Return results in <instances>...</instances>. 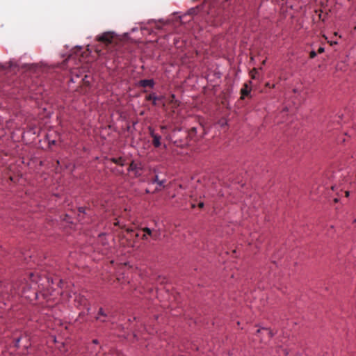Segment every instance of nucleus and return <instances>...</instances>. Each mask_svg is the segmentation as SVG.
Listing matches in <instances>:
<instances>
[{
	"instance_id": "obj_1",
	"label": "nucleus",
	"mask_w": 356,
	"mask_h": 356,
	"mask_svg": "<svg viewBox=\"0 0 356 356\" xmlns=\"http://www.w3.org/2000/svg\"><path fill=\"white\" fill-rule=\"evenodd\" d=\"M116 35L114 32L106 31L96 36V40L99 42V45L96 48V51L99 55L104 54L103 49L107 51H111L115 46V39Z\"/></svg>"
},
{
	"instance_id": "obj_2",
	"label": "nucleus",
	"mask_w": 356,
	"mask_h": 356,
	"mask_svg": "<svg viewBox=\"0 0 356 356\" xmlns=\"http://www.w3.org/2000/svg\"><path fill=\"white\" fill-rule=\"evenodd\" d=\"M149 134L152 138V145L154 147L158 148L161 145V136L156 134L152 127H149Z\"/></svg>"
},
{
	"instance_id": "obj_3",
	"label": "nucleus",
	"mask_w": 356,
	"mask_h": 356,
	"mask_svg": "<svg viewBox=\"0 0 356 356\" xmlns=\"http://www.w3.org/2000/svg\"><path fill=\"white\" fill-rule=\"evenodd\" d=\"M252 84V81H250L248 83H245L243 85L242 88L241 89V99H244L245 97H248L251 92L250 85Z\"/></svg>"
},
{
	"instance_id": "obj_4",
	"label": "nucleus",
	"mask_w": 356,
	"mask_h": 356,
	"mask_svg": "<svg viewBox=\"0 0 356 356\" xmlns=\"http://www.w3.org/2000/svg\"><path fill=\"white\" fill-rule=\"evenodd\" d=\"M142 230L147 233L154 241H157L159 238L160 233L157 230H152L148 227H144Z\"/></svg>"
},
{
	"instance_id": "obj_5",
	"label": "nucleus",
	"mask_w": 356,
	"mask_h": 356,
	"mask_svg": "<svg viewBox=\"0 0 356 356\" xmlns=\"http://www.w3.org/2000/svg\"><path fill=\"white\" fill-rule=\"evenodd\" d=\"M140 170H141L140 164L136 163L135 161H132L128 168V171L134 172L136 176H139L140 175L139 173Z\"/></svg>"
},
{
	"instance_id": "obj_6",
	"label": "nucleus",
	"mask_w": 356,
	"mask_h": 356,
	"mask_svg": "<svg viewBox=\"0 0 356 356\" xmlns=\"http://www.w3.org/2000/svg\"><path fill=\"white\" fill-rule=\"evenodd\" d=\"M74 301L77 303V306L88 307V300L82 295H76Z\"/></svg>"
},
{
	"instance_id": "obj_7",
	"label": "nucleus",
	"mask_w": 356,
	"mask_h": 356,
	"mask_svg": "<svg viewBox=\"0 0 356 356\" xmlns=\"http://www.w3.org/2000/svg\"><path fill=\"white\" fill-rule=\"evenodd\" d=\"M138 84L143 88L149 87L152 88L154 86V81L153 79H143L139 81Z\"/></svg>"
},
{
	"instance_id": "obj_8",
	"label": "nucleus",
	"mask_w": 356,
	"mask_h": 356,
	"mask_svg": "<svg viewBox=\"0 0 356 356\" xmlns=\"http://www.w3.org/2000/svg\"><path fill=\"white\" fill-rule=\"evenodd\" d=\"M111 161L118 165L124 166L125 165L126 159L123 157H113L111 159Z\"/></svg>"
},
{
	"instance_id": "obj_9",
	"label": "nucleus",
	"mask_w": 356,
	"mask_h": 356,
	"mask_svg": "<svg viewBox=\"0 0 356 356\" xmlns=\"http://www.w3.org/2000/svg\"><path fill=\"white\" fill-rule=\"evenodd\" d=\"M196 134L197 129L195 127H192L191 129H189L187 136L190 140H196L197 139Z\"/></svg>"
},
{
	"instance_id": "obj_10",
	"label": "nucleus",
	"mask_w": 356,
	"mask_h": 356,
	"mask_svg": "<svg viewBox=\"0 0 356 356\" xmlns=\"http://www.w3.org/2000/svg\"><path fill=\"white\" fill-rule=\"evenodd\" d=\"M163 97H158L155 95V93H151L145 97V99L147 101H152V100H162Z\"/></svg>"
},
{
	"instance_id": "obj_11",
	"label": "nucleus",
	"mask_w": 356,
	"mask_h": 356,
	"mask_svg": "<svg viewBox=\"0 0 356 356\" xmlns=\"http://www.w3.org/2000/svg\"><path fill=\"white\" fill-rule=\"evenodd\" d=\"M100 316H107V314L104 312L102 308H100L98 312V316L97 317V319L100 320L102 322H105L106 321L104 319H101Z\"/></svg>"
},
{
	"instance_id": "obj_12",
	"label": "nucleus",
	"mask_w": 356,
	"mask_h": 356,
	"mask_svg": "<svg viewBox=\"0 0 356 356\" xmlns=\"http://www.w3.org/2000/svg\"><path fill=\"white\" fill-rule=\"evenodd\" d=\"M261 331L266 332V334L269 336V337H271L273 336V334H272L271 331H270V330H268V329H266V328L258 329L257 330V333H260Z\"/></svg>"
},
{
	"instance_id": "obj_13",
	"label": "nucleus",
	"mask_w": 356,
	"mask_h": 356,
	"mask_svg": "<svg viewBox=\"0 0 356 356\" xmlns=\"http://www.w3.org/2000/svg\"><path fill=\"white\" fill-rule=\"evenodd\" d=\"M152 183H157L160 186H163V181H160L157 175L154 177V179L152 180Z\"/></svg>"
},
{
	"instance_id": "obj_14",
	"label": "nucleus",
	"mask_w": 356,
	"mask_h": 356,
	"mask_svg": "<svg viewBox=\"0 0 356 356\" xmlns=\"http://www.w3.org/2000/svg\"><path fill=\"white\" fill-rule=\"evenodd\" d=\"M250 76L252 79H255L257 78V70L254 68L250 72Z\"/></svg>"
},
{
	"instance_id": "obj_15",
	"label": "nucleus",
	"mask_w": 356,
	"mask_h": 356,
	"mask_svg": "<svg viewBox=\"0 0 356 356\" xmlns=\"http://www.w3.org/2000/svg\"><path fill=\"white\" fill-rule=\"evenodd\" d=\"M316 56V52L315 51H312L310 53H309V58H314Z\"/></svg>"
},
{
	"instance_id": "obj_16",
	"label": "nucleus",
	"mask_w": 356,
	"mask_h": 356,
	"mask_svg": "<svg viewBox=\"0 0 356 356\" xmlns=\"http://www.w3.org/2000/svg\"><path fill=\"white\" fill-rule=\"evenodd\" d=\"M149 236L147 233L144 232V234L142 236L141 238L144 241H147Z\"/></svg>"
},
{
	"instance_id": "obj_17",
	"label": "nucleus",
	"mask_w": 356,
	"mask_h": 356,
	"mask_svg": "<svg viewBox=\"0 0 356 356\" xmlns=\"http://www.w3.org/2000/svg\"><path fill=\"white\" fill-rule=\"evenodd\" d=\"M212 23L214 26H218L220 23V20L218 19V18L215 19Z\"/></svg>"
},
{
	"instance_id": "obj_18",
	"label": "nucleus",
	"mask_w": 356,
	"mask_h": 356,
	"mask_svg": "<svg viewBox=\"0 0 356 356\" xmlns=\"http://www.w3.org/2000/svg\"><path fill=\"white\" fill-rule=\"evenodd\" d=\"M188 12L190 15H194L196 13V8H191Z\"/></svg>"
},
{
	"instance_id": "obj_19",
	"label": "nucleus",
	"mask_w": 356,
	"mask_h": 356,
	"mask_svg": "<svg viewBox=\"0 0 356 356\" xmlns=\"http://www.w3.org/2000/svg\"><path fill=\"white\" fill-rule=\"evenodd\" d=\"M325 51V49L322 47H319L318 49V54H322Z\"/></svg>"
},
{
	"instance_id": "obj_20",
	"label": "nucleus",
	"mask_w": 356,
	"mask_h": 356,
	"mask_svg": "<svg viewBox=\"0 0 356 356\" xmlns=\"http://www.w3.org/2000/svg\"><path fill=\"white\" fill-rule=\"evenodd\" d=\"M167 129V127L166 126H161V132L164 134H165V130Z\"/></svg>"
},
{
	"instance_id": "obj_21",
	"label": "nucleus",
	"mask_w": 356,
	"mask_h": 356,
	"mask_svg": "<svg viewBox=\"0 0 356 356\" xmlns=\"http://www.w3.org/2000/svg\"><path fill=\"white\" fill-rule=\"evenodd\" d=\"M85 209L83 207H79V213H84Z\"/></svg>"
},
{
	"instance_id": "obj_22",
	"label": "nucleus",
	"mask_w": 356,
	"mask_h": 356,
	"mask_svg": "<svg viewBox=\"0 0 356 356\" xmlns=\"http://www.w3.org/2000/svg\"><path fill=\"white\" fill-rule=\"evenodd\" d=\"M114 225H115V226H119V227H122V226L120 225V222H119L118 220H117V221H115V222H114Z\"/></svg>"
},
{
	"instance_id": "obj_23",
	"label": "nucleus",
	"mask_w": 356,
	"mask_h": 356,
	"mask_svg": "<svg viewBox=\"0 0 356 356\" xmlns=\"http://www.w3.org/2000/svg\"><path fill=\"white\" fill-rule=\"evenodd\" d=\"M158 101H159V100H152V104H153L154 106H156V105H157V104H158V103H157V102H158Z\"/></svg>"
},
{
	"instance_id": "obj_24",
	"label": "nucleus",
	"mask_w": 356,
	"mask_h": 356,
	"mask_svg": "<svg viewBox=\"0 0 356 356\" xmlns=\"http://www.w3.org/2000/svg\"><path fill=\"white\" fill-rule=\"evenodd\" d=\"M198 207H199L200 208H202V207H204V203H203V202H200V203L198 204Z\"/></svg>"
},
{
	"instance_id": "obj_25",
	"label": "nucleus",
	"mask_w": 356,
	"mask_h": 356,
	"mask_svg": "<svg viewBox=\"0 0 356 356\" xmlns=\"http://www.w3.org/2000/svg\"><path fill=\"white\" fill-rule=\"evenodd\" d=\"M6 67L4 66V65H0V69H6Z\"/></svg>"
},
{
	"instance_id": "obj_26",
	"label": "nucleus",
	"mask_w": 356,
	"mask_h": 356,
	"mask_svg": "<svg viewBox=\"0 0 356 356\" xmlns=\"http://www.w3.org/2000/svg\"><path fill=\"white\" fill-rule=\"evenodd\" d=\"M92 342H93L94 343H98V341H97V339H94V340L92 341Z\"/></svg>"
},
{
	"instance_id": "obj_27",
	"label": "nucleus",
	"mask_w": 356,
	"mask_h": 356,
	"mask_svg": "<svg viewBox=\"0 0 356 356\" xmlns=\"http://www.w3.org/2000/svg\"><path fill=\"white\" fill-rule=\"evenodd\" d=\"M349 196V192L348 191H346V197H348Z\"/></svg>"
},
{
	"instance_id": "obj_28",
	"label": "nucleus",
	"mask_w": 356,
	"mask_h": 356,
	"mask_svg": "<svg viewBox=\"0 0 356 356\" xmlns=\"http://www.w3.org/2000/svg\"><path fill=\"white\" fill-rule=\"evenodd\" d=\"M127 232H132V229H127Z\"/></svg>"
},
{
	"instance_id": "obj_29",
	"label": "nucleus",
	"mask_w": 356,
	"mask_h": 356,
	"mask_svg": "<svg viewBox=\"0 0 356 356\" xmlns=\"http://www.w3.org/2000/svg\"><path fill=\"white\" fill-rule=\"evenodd\" d=\"M30 275H31V278L33 277V273H31V274H30Z\"/></svg>"
},
{
	"instance_id": "obj_30",
	"label": "nucleus",
	"mask_w": 356,
	"mask_h": 356,
	"mask_svg": "<svg viewBox=\"0 0 356 356\" xmlns=\"http://www.w3.org/2000/svg\"><path fill=\"white\" fill-rule=\"evenodd\" d=\"M139 236V234H136V237H138Z\"/></svg>"
},
{
	"instance_id": "obj_31",
	"label": "nucleus",
	"mask_w": 356,
	"mask_h": 356,
	"mask_svg": "<svg viewBox=\"0 0 356 356\" xmlns=\"http://www.w3.org/2000/svg\"><path fill=\"white\" fill-rule=\"evenodd\" d=\"M338 201L337 199H334V202H337Z\"/></svg>"
}]
</instances>
